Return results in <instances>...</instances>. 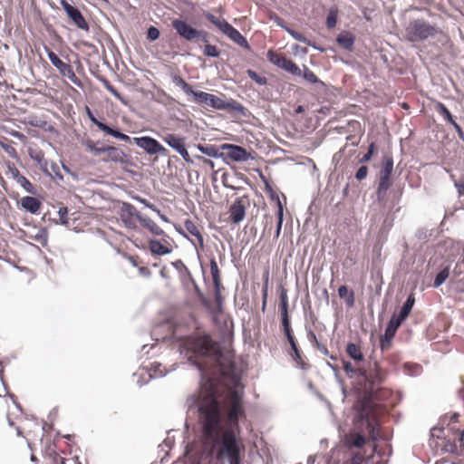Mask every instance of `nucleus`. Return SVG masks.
Masks as SVG:
<instances>
[{"label":"nucleus","mask_w":464,"mask_h":464,"mask_svg":"<svg viewBox=\"0 0 464 464\" xmlns=\"http://www.w3.org/2000/svg\"><path fill=\"white\" fill-rule=\"evenodd\" d=\"M382 402L383 401H376V411H375L374 415H375L377 426L374 430V433H371L370 430L365 427H358L357 423H356V420H355L356 414L354 415V418H353L354 426L359 431H352L349 434L345 435V443L349 448L361 449L366 444V437L363 434V432H367L372 440H378V437H379L378 431H379V426H380L379 415L381 412V409L383 406Z\"/></svg>","instance_id":"nucleus-5"},{"label":"nucleus","mask_w":464,"mask_h":464,"mask_svg":"<svg viewBox=\"0 0 464 464\" xmlns=\"http://www.w3.org/2000/svg\"><path fill=\"white\" fill-rule=\"evenodd\" d=\"M247 76L254 81L256 84L260 86H264L267 84V79L264 76H260L256 72L247 69L246 70Z\"/></svg>","instance_id":"nucleus-50"},{"label":"nucleus","mask_w":464,"mask_h":464,"mask_svg":"<svg viewBox=\"0 0 464 464\" xmlns=\"http://www.w3.org/2000/svg\"><path fill=\"white\" fill-rule=\"evenodd\" d=\"M190 95L193 97V101L195 102L208 106L211 93L193 90V93H191Z\"/></svg>","instance_id":"nucleus-41"},{"label":"nucleus","mask_w":464,"mask_h":464,"mask_svg":"<svg viewBox=\"0 0 464 464\" xmlns=\"http://www.w3.org/2000/svg\"><path fill=\"white\" fill-rule=\"evenodd\" d=\"M179 349L180 353L188 358V362L198 370L201 380L207 379V382H210L206 376L208 371V367L198 362L197 357L209 358L219 368H224L227 362L220 345L208 335L189 337L182 343Z\"/></svg>","instance_id":"nucleus-3"},{"label":"nucleus","mask_w":464,"mask_h":464,"mask_svg":"<svg viewBox=\"0 0 464 464\" xmlns=\"http://www.w3.org/2000/svg\"><path fill=\"white\" fill-rule=\"evenodd\" d=\"M261 178L265 181L266 193L268 194L270 199L276 203L277 209H279V206L283 205L282 201L280 200L279 194L274 190L273 187L268 183L266 179H265L263 176H261Z\"/></svg>","instance_id":"nucleus-44"},{"label":"nucleus","mask_w":464,"mask_h":464,"mask_svg":"<svg viewBox=\"0 0 464 464\" xmlns=\"http://www.w3.org/2000/svg\"><path fill=\"white\" fill-rule=\"evenodd\" d=\"M141 227L147 228L154 236H165V232L151 218L143 216L139 219Z\"/></svg>","instance_id":"nucleus-24"},{"label":"nucleus","mask_w":464,"mask_h":464,"mask_svg":"<svg viewBox=\"0 0 464 464\" xmlns=\"http://www.w3.org/2000/svg\"><path fill=\"white\" fill-rule=\"evenodd\" d=\"M226 110H228L230 111H235L243 117H246L248 112L247 109L243 104H241L240 102H238L233 99L227 101Z\"/></svg>","instance_id":"nucleus-32"},{"label":"nucleus","mask_w":464,"mask_h":464,"mask_svg":"<svg viewBox=\"0 0 464 464\" xmlns=\"http://www.w3.org/2000/svg\"><path fill=\"white\" fill-rule=\"evenodd\" d=\"M132 141L149 155L164 154L167 151L156 139L150 136L135 137Z\"/></svg>","instance_id":"nucleus-11"},{"label":"nucleus","mask_w":464,"mask_h":464,"mask_svg":"<svg viewBox=\"0 0 464 464\" xmlns=\"http://www.w3.org/2000/svg\"><path fill=\"white\" fill-rule=\"evenodd\" d=\"M27 193L34 195L36 193V189L34 186L29 181V179L24 177H19V179L16 181Z\"/></svg>","instance_id":"nucleus-49"},{"label":"nucleus","mask_w":464,"mask_h":464,"mask_svg":"<svg viewBox=\"0 0 464 464\" xmlns=\"http://www.w3.org/2000/svg\"><path fill=\"white\" fill-rule=\"evenodd\" d=\"M107 159L104 161H111L120 164H129V156L121 149L114 146H109L107 148Z\"/></svg>","instance_id":"nucleus-16"},{"label":"nucleus","mask_w":464,"mask_h":464,"mask_svg":"<svg viewBox=\"0 0 464 464\" xmlns=\"http://www.w3.org/2000/svg\"><path fill=\"white\" fill-rule=\"evenodd\" d=\"M135 217H120L121 222L124 224L126 228L129 229H136L137 225L134 220Z\"/></svg>","instance_id":"nucleus-60"},{"label":"nucleus","mask_w":464,"mask_h":464,"mask_svg":"<svg viewBox=\"0 0 464 464\" xmlns=\"http://www.w3.org/2000/svg\"><path fill=\"white\" fill-rule=\"evenodd\" d=\"M209 266H210V274L212 276L213 285H221L220 271L218 266L216 258L214 256H212L210 258Z\"/></svg>","instance_id":"nucleus-40"},{"label":"nucleus","mask_w":464,"mask_h":464,"mask_svg":"<svg viewBox=\"0 0 464 464\" xmlns=\"http://www.w3.org/2000/svg\"><path fill=\"white\" fill-rule=\"evenodd\" d=\"M198 421L201 427V440L207 456L217 459L227 458L229 464H241L242 447L234 429L225 428L221 423V407L214 396H208L198 404Z\"/></svg>","instance_id":"nucleus-1"},{"label":"nucleus","mask_w":464,"mask_h":464,"mask_svg":"<svg viewBox=\"0 0 464 464\" xmlns=\"http://www.w3.org/2000/svg\"><path fill=\"white\" fill-rule=\"evenodd\" d=\"M184 226L189 234H191L192 236L197 237L200 247H203L204 246V239H203V237L199 231V229L195 225V223L190 219H187L184 223Z\"/></svg>","instance_id":"nucleus-33"},{"label":"nucleus","mask_w":464,"mask_h":464,"mask_svg":"<svg viewBox=\"0 0 464 464\" xmlns=\"http://www.w3.org/2000/svg\"><path fill=\"white\" fill-rule=\"evenodd\" d=\"M288 353L296 364H298L301 368H304L302 352L301 349L299 348L298 343L291 347Z\"/></svg>","instance_id":"nucleus-42"},{"label":"nucleus","mask_w":464,"mask_h":464,"mask_svg":"<svg viewBox=\"0 0 464 464\" xmlns=\"http://www.w3.org/2000/svg\"><path fill=\"white\" fill-rule=\"evenodd\" d=\"M31 238L40 243L42 246H46L48 240L47 229L45 227L39 229V231L34 236H32Z\"/></svg>","instance_id":"nucleus-51"},{"label":"nucleus","mask_w":464,"mask_h":464,"mask_svg":"<svg viewBox=\"0 0 464 464\" xmlns=\"http://www.w3.org/2000/svg\"><path fill=\"white\" fill-rule=\"evenodd\" d=\"M367 174H368L367 166L362 164V166L359 167V169L356 170L354 177L358 181H362V179H364L367 177Z\"/></svg>","instance_id":"nucleus-62"},{"label":"nucleus","mask_w":464,"mask_h":464,"mask_svg":"<svg viewBox=\"0 0 464 464\" xmlns=\"http://www.w3.org/2000/svg\"><path fill=\"white\" fill-rule=\"evenodd\" d=\"M221 150H226L225 159L228 158L235 162H246L254 159L250 152L239 145L224 143Z\"/></svg>","instance_id":"nucleus-12"},{"label":"nucleus","mask_w":464,"mask_h":464,"mask_svg":"<svg viewBox=\"0 0 464 464\" xmlns=\"http://www.w3.org/2000/svg\"><path fill=\"white\" fill-rule=\"evenodd\" d=\"M343 370L350 379H355L358 385L359 396L356 408V423L358 427L367 428L374 433L377 426L375 419L376 401H384L390 395V391L381 387L383 377L376 362L367 369L353 368L348 361L343 362Z\"/></svg>","instance_id":"nucleus-2"},{"label":"nucleus","mask_w":464,"mask_h":464,"mask_svg":"<svg viewBox=\"0 0 464 464\" xmlns=\"http://www.w3.org/2000/svg\"><path fill=\"white\" fill-rule=\"evenodd\" d=\"M119 214L120 217H135L138 221L142 217L136 208L129 202L121 203Z\"/></svg>","instance_id":"nucleus-27"},{"label":"nucleus","mask_w":464,"mask_h":464,"mask_svg":"<svg viewBox=\"0 0 464 464\" xmlns=\"http://www.w3.org/2000/svg\"><path fill=\"white\" fill-rule=\"evenodd\" d=\"M285 32L290 34L295 40L303 43L308 46H312L314 49L323 52L324 49L315 45V44L312 43L308 38H306L303 34L298 31H295L292 28H285Z\"/></svg>","instance_id":"nucleus-29"},{"label":"nucleus","mask_w":464,"mask_h":464,"mask_svg":"<svg viewBox=\"0 0 464 464\" xmlns=\"http://www.w3.org/2000/svg\"><path fill=\"white\" fill-rule=\"evenodd\" d=\"M279 300H280V302H279L280 320L290 319V316L288 314L289 303H288L287 291L284 287H281L280 294H279Z\"/></svg>","instance_id":"nucleus-23"},{"label":"nucleus","mask_w":464,"mask_h":464,"mask_svg":"<svg viewBox=\"0 0 464 464\" xmlns=\"http://www.w3.org/2000/svg\"><path fill=\"white\" fill-rule=\"evenodd\" d=\"M203 15L208 22H210L218 29L224 33L235 44H238L239 46L247 51H250L251 47L246 38L237 28L232 26L227 21H226L225 19H219L218 17L215 16L213 14L209 12H205Z\"/></svg>","instance_id":"nucleus-7"},{"label":"nucleus","mask_w":464,"mask_h":464,"mask_svg":"<svg viewBox=\"0 0 464 464\" xmlns=\"http://www.w3.org/2000/svg\"><path fill=\"white\" fill-rule=\"evenodd\" d=\"M226 102L227 101H224L221 98L211 94L208 106L216 110H226Z\"/></svg>","instance_id":"nucleus-48"},{"label":"nucleus","mask_w":464,"mask_h":464,"mask_svg":"<svg viewBox=\"0 0 464 464\" xmlns=\"http://www.w3.org/2000/svg\"><path fill=\"white\" fill-rule=\"evenodd\" d=\"M345 351L349 357L356 362H361L364 360L362 350L353 343H348Z\"/></svg>","instance_id":"nucleus-30"},{"label":"nucleus","mask_w":464,"mask_h":464,"mask_svg":"<svg viewBox=\"0 0 464 464\" xmlns=\"http://www.w3.org/2000/svg\"><path fill=\"white\" fill-rule=\"evenodd\" d=\"M414 303H415V298H414L413 295H410L407 297L404 304H402L399 314H396V317H398L401 322H404L407 319V317L409 316L410 313L412 310Z\"/></svg>","instance_id":"nucleus-25"},{"label":"nucleus","mask_w":464,"mask_h":464,"mask_svg":"<svg viewBox=\"0 0 464 464\" xmlns=\"http://www.w3.org/2000/svg\"><path fill=\"white\" fill-rule=\"evenodd\" d=\"M20 203L21 207L31 214H36L42 206L41 201L37 198L31 196L22 198Z\"/></svg>","instance_id":"nucleus-21"},{"label":"nucleus","mask_w":464,"mask_h":464,"mask_svg":"<svg viewBox=\"0 0 464 464\" xmlns=\"http://www.w3.org/2000/svg\"><path fill=\"white\" fill-rule=\"evenodd\" d=\"M196 148L204 155L215 159H225V152L221 150L220 146L211 144H198Z\"/></svg>","instance_id":"nucleus-18"},{"label":"nucleus","mask_w":464,"mask_h":464,"mask_svg":"<svg viewBox=\"0 0 464 464\" xmlns=\"http://www.w3.org/2000/svg\"><path fill=\"white\" fill-rule=\"evenodd\" d=\"M198 39L203 43L208 44V33L204 30L197 29L195 34V40Z\"/></svg>","instance_id":"nucleus-64"},{"label":"nucleus","mask_w":464,"mask_h":464,"mask_svg":"<svg viewBox=\"0 0 464 464\" xmlns=\"http://www.w3.org/2000/svg\"><path fill=\"white\" fill-rule=\"evenodd\" d=\"M214 285V294H215V301L218 310L222 309L223 306V297L221 295V285Z\"/></svg>","instance_id":"nucleus-56"},{"label":"nucleus","mask_w":464,"mask_h":464,"mask_svg":"<svg viewBox=\"0 0 464 464\" xmlns=\"http://www.w3.org/2000/svg\"><path fill=\"white\" fill-rule=\"evenodd\" d=\"M190 285L193 287L195 295L198 298V300L205 305H208V301L207 297L205 296L204 293L199 288L198 285L196 283L194 277L191 276V279H188Z\"/></svg>","instance_id":"nucleus-46"},{"label":"nucleus","mask_w":464,"mask_h":464,"mask_svg":"<svg viewBox=\"0 0 464 464\" xmlns=\"http://www.w3.org/2000/svg\"><path fill=\"white\" fill-rule=\"evenodd\" d=\"M277 223L275 237L278 238L281 233L283 222H284V205L279 206V209L276 211Z\"/></svg>","instance_id":"nucleus-52"},{"label":"nucleus","mask_w":464,"mask_h":464,"mask_svg":"<svg viewBox=\"0 0 464 464\" xmlns=\"http://www.w3.org/2000/svg\"><path fill=\"white\" fill-rule=\"evenodd\" d=\"M229 218L233 224L240 223L246 216V206L243 198H237L229 207Z\"/></svg>","instance_id":"nucleus-15"},{"label":"nucleus","mask_w":464,"mask_h":464,"mask_svg":"<svg viewBox=\"0 0 464 464\" xmlns=\"http://www.w3.org/2000/svg\"><path fill=\"white\" fill-rule=\"evenodd\" d=\"M160 35V30L153 26V25H150L148 30H147V39L150 42H154L156 40L159 39Z\"/></svg>","instance_id":"nucleus-57"},{"label":"nucleus","mask_w":464,"mask_h":464,"mask_svg":"<svg viewBox=\"0 0 464 464\" xmlns=\"http://www.w3.org/2000/svg\"><path fill=\"white\" fill-rule=\"evenodd\" d=\"M408 41L411 43L423 42L430 37H434L440 31V29L424 19H414L406 27Z\"/></svg>","instance_id":"nucleus-6"},{"label":"nucleus","mask_w":464,"mask_h":464,"mask_svg":"<svg viewBox=\"0 0 464 464\" xmlns=\"http://www.w3.org/2000/svg\"><path fill=\"white\" fill-rule=\"evenodd\" d=\"M172 82L182 89V91L190 95L193 93V87L188 84L181 76L175 74L172 76Z\"/></svg>","instance_id":"nucleus-37"},{"label":"nucleus","mask_w":464,"mask_h":464,"mask_svg":"<svg viewBox=\"0 0 464 464\" xmlns=\"http://www.w3.org/2000/svg\"><path fill=\"white\" fill-rule=\"evenodd\" d=\"M288 353L296 364H298L301 368H304L302 352L301 349L299 348L298 343L291 347Z\"/></svg>","instance_id":"nucleus-43"},{"label":"nucleus","mask_w":464,"mask_h":464,"mask_svg":"<svg viewBox=\"0 0 464 464\" xmlns=\"http://www.w3.org/2000/svg\"><path fill=\"white\" fill-rule=\"evenodd\" d=\"M45 52H46V54L49 58L50 62L58 70V72H60V74L62 76L65 73V72H67L72 67L71 64L66 63L63 61H62L57 56V54L53 51L49 49L48 47H45Z\"/></svg>","instance_id":"nucleus-20"},{"label":"nucleus","mask_w":464,"mask_h":464,"mask_svg":"<svg viewBox=\"0 0 464 464\" xmlns=\"http://www.w3.org/2000/svg\"><path fill=\"white\" fill-rule=\"evenodd\" d=\"M99 81L102 83L104 88L111 93L117 100L121 102L122 103H125L124 98L121 96V94L114 88L113 85L105 78V77H100Z\"/></svg>","instance_id":"nucleus-39"},{"label":"nucleus","mask_w":464,"mask_h":464,"mask_svg":"<svg viewBox=\"0 0 464 464\" xmlns=\"http://www.w3.org/2000/svg\"><path fill=\"white\" fill-rule=\"evenodd\" d=\"M203 53L207 57L216 58V57L219 56V51L218 50V48L215 45L210 44H207L204 46Z\"/></svg>","instance_id":"nucleus-54"},{"label":"nucleus","mask_w":464,"mask_h":464,"mask_svg":"<svg viewBox=\"0 0 464 464\" xmlns=\"http://www.w3.org/2000/svg\"><path fill=\"white\" fill-rule=\"evenodd\" d=\"M393 170V159L390 155H384L382 158V165L379 172V184L376 190L378 200L384 199L387 190L392 185L391 175Z\"/></svg>","instance_id":"nucleus-8"},{"label":"nucleus","mask_w":464,"mask_h":464,"mask_svg":"<svg viewBox=\"0 0 464 464\" xmlns=\"http://www.w3.org/2000/svg\"><path fill=\"white\" fill-rule=\"evenodd\" d=\"M304 328L306 331L307 340L313 344L314 347H316L317 343H320V342L317 340L314 332L308 325H305Z\"/></svg>","instance_id":"nucleus-59"},{"label":"nucleus","mask_w":464,"mask_h":464,"mask_svg":"<svg viewBox=\"0 0 464 464\" xmlns=\"http://www.w3.org/2000/svg\"><path fill=\"white\" fill-rule=\"evenodd\" d=\"M304 69L301 70V76L307 82L315 85V90L318 92H325L326 84L321 81L313 71H311L306 65H303Z\"/></svg>","instance_id":"nucleus-17"},{"label":"nucleus","mask_w":464,"mask_h":464,"mask_svg":"<svg viewBox=\"0 0 464 464\" xmlns=\"http://www.w3.org/2000/svg\"><path fill=\"white\" fill-rule=\"evenodd\" d=\"M0 145L9 157H11L14 160L18 159L16 150L12 145L4 142H0Z\"/></svg>","instance_id":"nucleus-58"},{"label":"nucleus","mask_w":464,"mask_h":464,"mask_svg":"<svg viewBox=\"0 0 464 464\" xmlns=\"http://www.w3.org/2000/svg\"><path fill=\"white\" fill-rule=\"evenodd\" d=\"M403 322H401L398 317H396V314H393L392 318L390 319L389 323L386 325L384 335H387L388 337H394L396 334V332L400 325Z\"/></svg>","instance_id":"nucleus-31"},{"label":"nucleus","mask_w":464,"mask_h":464,"mask_svg":"<svg viewBox=\"0 0 464 464\" xmlns=\"http://www.w3.org/2000/svg\"><path fill=\"white\" fill-rule=\"evenodd\" d=\"M175 364L172 365L170 371H174ZM169 370H167L166 366H163L161 363L154 362L151 364L149 372H144L140 373H134L133 377H137V384L141 387L146 384L152 378H160L164 377Z\"/></svg>","instance_id":"nucleus-10"},{"label":"nucleus","mask_w":464,"mask_h":464,"mask_svg":"<svg viewBox=\"0 0 464 464\" xmlns=\"http://www.w3.org/2000/svg\"><path fill=\"white\" fill-rule=\"evenodd\" d=\"M86 147L88 150L92 152L95 156H100L102 154L107 153L108 145H103L100 141H87Z\"/></svg>","instance_id":"nucleus-36"},{"label":"nucleus","mask_w":464,"mask_h":464,"mask_svg":"<svg viewBox=\"0 0 464 464\" xmlns=\"http://www.w3.org/2000/svg\"><path fill=\"white\" fill-rule=\"evenodd\" d=\"M450 273V266L443 267L435 276L432 286L439 288L449 278Z\"/></svg>","instance_id":"nucleus-35"},{"label":"nucleus","mask_w":464,"mask_h":464,"mask_svg":"<svg viewBox=\"0 0 464 464\" xmlns=\"http://www.w3.org/2000/svg\"><path fill=\"white\" fill-rule=\"evenodd\" d=\"M338 18V9L335 6H333L329 9L328 14L326 17V25L329 29L334 28L336 25Z\"/></svg>","instance_id":"nucleus-47"},{"label":"nucleus","mask_w":464,"mask_h":464,"mask_svg":"<svg viewBox=\"0 0 464 464\" xmlns=\"http://www.w3.org/2000/svg\"><path fill=\"white\" fill-rule=\"evenodd\" d=\"M208 396H214L218 400V396L213 392L210 394H208L198 401L197 407L198 408V404L204 398ZM244 392L242 390H239L237 387H234L230 390H228L223 404L220 401V407H221V419L223 418V413L226 417L227 423L228 425V428L234 429L238 428V422L242 418H245L246 411H245V406H244Z\"/></svg>","instance_id":"nucleus-4"},{"label":"nucleus","mask_w":464,"mask_h":464,"mask_svg":"<svg viewBox=\"0 0 464 464\" xmlns=\"http://www.w3.org/2000/svg\"><path fill=\"white\" fill-rule=\"evenodd\" d=\"M149 246H150V252L157 256L168 255V254H170L172 251L171 248L165 246L158 239H150Z\"/></svg>","instance_id":"nucleus-26"},{"label":"nucleus","mask_w":464,"mask_h":464,"mask_svg":"<svg viewBox=\"0 0 464 464\" xmlns=\"http://www.w3.org/2000/svg\"><path fill=\"white\" fill-rule=\"evenodd\" d=\"M267 60L278 68L287 72L294 76H301V69L299 66L291 59L278 54L272 50H269L266 53Z\"/></svg>","instance_id":"nucleus-9"},{"label":"nucleus","mask_w":464,"mask_h":464,"mask_svg":"<svg viewBox=\"0 0 464 464\" xmlns=\"http://www.w3.org/2000/svg\"><path fill=\"white\" fill-rule=\"evenodd\" d=\"M63 77L68 78L73 84H75L79 88H83V83L82 81L75 75L72 67H71Z\"/></svg>","instance_id":"nucleus-53"},{"label":"nucleus","mask_w":464,"mask_h":464,"mask_svg":"<svg viewBox=\"0 0 464 464\" xmlns=\"http://www.w3.org/2000/svg\"><path fill=\"white\" fill-rule=\"evenodd\" d=\"M163 141L176 152L185 146V138L179 137L173 133H167L162 137Z\"/></svg>","instance_id":"nucleus-22"},{"label":"nucleus","mask_w":464,"mask_h":464,"mask_svg":"<svg viewBox=\"0 0 464 464\" xmlns=\"http://www.w3.org/2000/svg\"><path fill=\"white\" fill-rule=\"evenodd\" d=\"M60 4L66 13L67 16L74 23V24L86 32L90 30V26L84 16L82 14L78 7L69 4L66 0H61Z\"/></svg>","instance_id":"nucleus-13"},{"label":"nucleus","mask_w":464,"mask_h":464,"mask_svg":"<svg viewBox=\"0 0 464 464\" xmlns=\"http://www.w3.org/2000/svg\"><path fill=\"white\" fill-rule=\"evenodd\" d=\"M338 295L340 298L344 299L347 307L351 308L354 305L355 296L353 290H349L345 285H341L338 288Z\"/></svg>","instance_id":"nucleus-28"},{"label":"nucleus","mask_w":464,"mask_h":464,"mask_svg":"<svg viewBox=\"0 0 464 464\" xmlns=\"http://www.w3.org/2000/svg\"><path fill=\"white\" fill-rule=\"evenodd\" d=\"M336 43L345 51L351 52L353 49L355 36L349 31H343L337 35Z\"/></svg>","instance_id":"nucleus-19"},{"label":"nucleus","mask_w":464,"mask_h":464,"mask_svg":"<svg viewBox=\"0 0 464 464\" xmlns=\"http://www.w3.org/2000/svg\"><path fill=\"white\" fill-rule=\"evenodd\" d=\"M171 25L175 29L177 34L186 41L192 42L195 40L197 28L189 24L183 19H173Z\"/></svg>","instance_id":"nucleus-14"},{"label":"nucleus","mask_w":464,"mask_h":464,"mask_svg":"<svg viewBox=\"0 0 464 464\" xmlns=\"http://www.w3.org/2000/svg\"><path fill=\"white\" fill-rule=\"evenodd\" d=\"M374 151H375V143L372 142L368 147L367 152L361 159H359V160H358L359 164L363 165L364 163L370 161L374 154Z\"/></svg>","instance_id":"nucleus-55"},{"label":"nucleus","mask_w":464,"mask_h":464,"mask_svg":"<svg viewBox=\"0 0 464 464\" xmlns=\"http://www.w3.org/2000/svg\"><path fill=\"white\" fill-rule=\"evenodd\" d=\"M131 198L142 205H144L146 208L151 209V210H156V206L152 203H150L149 200H147L146 198H141L140 196L139 195H133L131 196Z\"/></svg>","instance_id":"nucleus-61"},{"label":"nucleus","mask_w":464,"mask_h":464,"mask_svg":"<svg viewBox=\"0 0 464 464\" xmlns=\"http://www.w3.org/2000/svg\"><path fill=\"white\" fill-rule=\"evenodd\" d=\"M435 110L437 112H439L445 121H447L450 124H453L455 120L451 114V112L449 111V109L445 106L444 103L438 102L435 104Z\"/></svg>","instance_id":"nucleus-38"},{"label":"nucleus","mask_w":464,"mask_h":464,"mask_svg":"<svg viewBox=\"0 0 464 464\" xmlns=\"http://www.w3.org/2000/svg\"><path fill=\"white\" fill-rule=\"evenodd\" d=\"M58 215L60 218V221L62 225H67L68 224V208L66 207H62L58 209Z\"/></svg>","instance_id":"nucleus-63"},{"label":"nucleus","mask_w":464,"mask_h":464,"mask_svg":"<svg viewBox=\"0 0 464 464\" xmlns=\"http://www.w3.org/2000/svg\"><path fill=\"white\" fill-rule=\"evenodd\" d=\"M104 128H102V131H104L107 135H110L115 139H118V140H123V141H131L132 139L122 133L119 129H116V128H113L111 126H103Z\"/></svg>","instance_id":"nucleus-34"},{"label":"nucleus","mask_w":464,"mask_h":464,"mask_svg":"<svg viewBox=\"0 0 464 464\" xmlns=\"http://www.w3.org/2000/svg\"><path fill=\"white\" fill-rule=\"evenodd\" d=\"M171 264L173 267L179 272L180 278H184V276H186L188 277V279H191L192 275L182 260L178 259Z\"/></svg>","instance_id":"nucleus-45"}]
</instances>
